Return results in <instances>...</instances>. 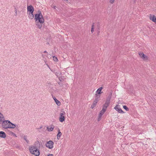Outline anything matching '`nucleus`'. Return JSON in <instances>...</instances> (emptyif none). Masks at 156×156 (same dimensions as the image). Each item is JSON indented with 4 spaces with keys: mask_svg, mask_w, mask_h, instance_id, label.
Listing matches in <instances>:
<instances>
[{
    "mask_svg": "<svg viewBox=\"0 0 156 156\" xmlns=\"http://www.w3.org/2000/svg\"><path fill=\"white\" fill-rule=\"evenodd\" d=\"M40 144L39 141H36L34 145L30 146L29 147L30 153L36 156H38L40 154V152L38 148L40 147Z\"/></svg>",
    "mask_w": 156,
    "mask_h": 156,
    "instance_id": "f257e3e1",
    "label": "nucleus"
},
{
    "mask_svg": "<svg viewBox=\"0 0 156 156\" xmlns=\"http://www.w3.org/2000/svg\"><path fill=\"white\" fill-rule=\"evenodd\" d=\"M34 19L36 22V25L39 28L41 29L42 27V24L44 22V19L41 11H38V13L35 15Z\"/></svg>",
    "mask_w": 156,
    "mask_h": 156,
    "instance_id": "f03ea898",
    "label": "nucleus"
},
{
    "mask_svg": "<svg viewBox=\"0 0 156 156\" xmlns=\"http://www.w3.org/2000/svg\"><path fill=\"white\" fill-rule=\"evenodd\" d=\"M1 123H2V126L3 128L5 129L10 128V121L8 120H5L4 119L1 122Z\"/></svg>",
    "mask_w": 156,
    "mask_h": 156,
    "instance_id": "7ed1b4c3",
    "label": "nucleus"
},
{
    "mask_svg": "<svg viewBox=\"0 0 156 156\" xmlns=\"http://www.w3.org/2000/svg\"><path fill=\"white\" fill-rule=\"evenodd\" d=\"M54 143L51 140L47 142L45 144L46 147L49 149H51L53 147Z\"/></svg>",
    "mask_w": 156,
    "mask_h": 156,
    "instance_id": "20e7f679",
    "label": "nucleus"
},
{
    "mask_svg": "<svg viewBox=\"0 0 156 156\" xmlns=\"http://www.w3.org/2000/svg\"><path fill=\"white\" fill-rule=\"evenodd\" d=\"M66 113L64 112H62L60 113L59 118V120L60 122H62L65 120V116Z\"/></svg>",
    "mask_w": 156,
    "mask_h": 156,
    "instance_id": "39448f33",
    "label": "nucleus"
},
{
    "mask_svg": "<svg viewBox=\"0 0 156 156\" xmlns=\"http://www.w3.org/2000/svg\"><path fill=\"white\" fill-rule=\"evenodd\" d=\"M138 54L144 60H147L148 59V57L144 55L143 52H139Z\"/></svg>",
    "mask_w": 156,
    "mask_h": 156,
    "instance_id": "423d86ee",
    "label": "nucleus"
},
{
    "mask_svg": "<svg viewBox=\"0 0 156 156\" xmlns=\"http://www.w3.org/2000/svg\"><path fill=\"white\" fill-rule=\"evenodd\" d=\"M109 101H107L105 104L103 105L102 110L105 112L107 108L109 106Z\"/></svg>",
    "mask_w": 156,
    "mask_h": 156,
    "instance_id": "0eeeda50",
    "label": "nucleus"
},
{
    "mask_svg": "<svg viewBox=\"0 0 156 156\" xmlns=\"http://www.w3.org/2000/svg\"><path fill=\"white\" fill-rule=\"evenodd\" d=\"M27 10L28 12H33L34 11V9L32 5L28 6L27 7Z\"/></svg>",
    "mask_w": 156,
    "mask_h": 156,
    "instance_id": "6e6552de",
    "label": "nucleus"
},
{
    "mask_svg": "<svg viewBox=\"0 0 156 156\" xmlns=\"http://www.w3.org/2000/svg\"><path fill=\"white\" fill-rule=\"evenodd\" d=\"M98 97H97V98L95 99L94 101V102L93 104L92 105L91 107L92 109H93L96 106V105L98 101Z\"/></svg>",
    "mask_w": 156,
    "mask_h": 156,
    "instance_id": "1a4fd4ad",
    "label": "nucleus"
},
{
    "mask_svg": "<svg viewBox=\"0 0 156 156\" xmlns=\"http://www.w3.org/2000/svg\"><path fill=\"white\" fill-rule=\"evenodd\" d=\"M114 109L119 113H124L123 111L120 108L118 107V106L117 105L115 107Z\"/></svg>",
    "mask_w": 156,
    "mask_h": 156,
    "instance_id": "9d476101",
    "label": "nucleus"
},
{
    "mask_svg": "<svg viewBox=\"0 0 156 156\" xmlns=\"http://www.w3.org/2000/svg\"><path fill=\"white\" fill-rule=\"evenodd\" d=\"M150 20L156 23V16H155L154 15H150Z\"/></svg>",
    "mask_w": 156,
    "mask_h": 156,
    "instance_id": "9b49d317",
    "label": "nucleus"
},
{
    "mask_svg": "<svg viewBox=\"0 0 156 156\" xmlns=\"http://www.w3.org/2000/svg\"><path fill=\"white\" fill-rule=\"evenodd\" d=\"M102 89V87H100L98 89V90L96 92V95L97 97H98V98H99L100 97V96L98 95L97 94H100L101 93V92Z\"/></svg>",
    "mask_w": 156,
    "mask_h": 156,
    "instance_id": "f8f14e48",
    "label": "nucleus"
},
{
    "mask_svg": "<svg viewBox=\"0 0 156 156\" xmlns=\"http://www.w3.org/2000/svg\"><path fill=\"white\" fill-rule=\"evenodd\" d=\"M6 137V135L5 133L3 131H0V137L2 138H5Z\"/></svg>",
    "mask_w": 156,
    "mask_h": 156,
    "instance_id": "ddd939ff",
    "label": "nucleus"
},
{
    "mask_svg": "<svg viewBox=\"0 0 156 156\" xmlns=\"http://www.w3.org/2000/svg\"><path fill=\"white\" fill-rule=\"evenodd\" d=\"M33 12H28L27 13L28 14V17L29 19H32L34 18V15L33 14Z\"/></svg>",
    "mask_w": 156,
    "mask_h": 156,
    "instance_id": "4468645a",
    "label": "nucleus"
},
{
    "mask_svg": "<svg viewBox=\"0 0 156 156\" xmlns=\"http://www.w3.org/2000/svg\"><path fill=\"white\" fill-rule=\"evenodd\" d=\"M54 128V126L53 125H51L50 126V127L49 128L48 127H47V130L48 131H52Z\"/></svg>",
    "mask_w": 156,
    "mask_h": 156,
    "instance_id": "2eb2a0df",
    "label": "nucleus"
},
{
    "mask_svg": "<svg viewBox=\"0 0 156 156\" xmlns=\"http://www.w3.org/2000/svg\"><path fill=\"white\" fill-rule=\"evenodd\" d=\"M5 119L4 117L2 114L0 112V124L1 123L3 120Z\"/></svg>",
    "mask_w": 156,
    "mask_h": 156,
    "instance_id": "dca6fc26",
    "label": "nucleus"
},
{
    "mask_svg": "<svg viewBox=\"0 0 156 156\" xmlns=\"http://www.w3.org/2000/svg\"><path fill=\"white\" fill-rule=\"evenodd\" d=\"M17 126V125L10 122V129H14Z\"/></svg>",
    "mask_w": 156,
    "mask_h": 156,
    "instance_id": "f3484780",
    "label": "nucleus"
},
{
    "mask_svg": "<svg viewBox=\"0 0 156 156\" xmlns=\"http://www.w3.org/2000/svg\"><path fill=\"white\" fill-rule=\"evenodd\" d=\"M62 133L60 132V129H58V133L57 135V138L58 140H59L62 135Z\"/></svg>",
    "mask_w": 156,
    "mask_h": 156,
    "instance_id": "a211bd4d",
    "label": "nucleus"
},
{
    "mask_svg": "<svg viewBox=\"0 0 156 156\" xmlns=\"http://www.w3.org/2000/svg\"><path fill=\"white\" fill-rule=\"evenodd\" d=\"M23 139L26 141L27 143L28 144H29V141L27 139V136L24 135L23 136Z\"/></svg>",
    "mask_w": 156,
    "mask_h": 156,
    "instance_id": "6ab92c4d",
    "label": "nucleus"
},
{
    "mask_svg": "<svg viewBox=\"0 0 156 156\" xmlns=\"http://www.w3.org/2000/svg\"><path fill=\"white\" fill-rule=\"evenodd\" d=\"M54 100L58 105L60 106L61 105L60 102L56 98L54 99Z\"/></svg>",
    "mask_w": 156,
    "mask_h": 156,
    "instance_id": "aec40b11",
    "label": "nucleus"
},
{
    "mask_svg": "<svg viewBox=\"0 0 156 156\" xmlns=\"http://www.w3.org/2000/svg\"><path fill=\"white\" fill-rule=\"evenodd\" d=\"M10 136H13V137L14 138L16 137H17L15 133L11 131H10Z\"/></svg>",
    "mask_w": 156,
    "mask_h": 156,
    "instance_id": "412c9836",
    "label": "nucleus"
},
{
    "mask_svg": "<svg viewBox=\"0 0 156 156\" xmlns=\"http://www.w3.org/2000/svg\"><path fill=\"white\" fill-rule=\"evenodd\" d=\"M94 23H93V24L92 25V27L91 29V32L92 33L94 31Z\"/></svg>",
    "mask_w": 156,
    "mask_h": 156,
    "instance_id": "4be33fe9",
    "label": "nucleus"
},
{
    "mask_svg": "<svg viewBox=\"0 0 156 156\" xmlns=\"http://www.w3.org/2000/svg\"><path fill=\"white\" fill-rule=\"evenodd\" d=\"M105 112V111H104L103 110H102L100 112V113L99 115H100V116H102V115L104 114Z\"/></svg>",
    "mask_w": 156,
    "mask_h": 156,
    "instance_id": "5701e85b",
    "label": "nucleus"
},
{
    "mask_svg": "<svg viewBox=\"0 0 156 156\" xmlns=\"http://www.w3.org/2000/svg\"><path fill=\"white\" fill-rule=\"evenodd\" d=\"M123 108L125 109L126 111H128L129 110V109L126 105L123 106Z\"/></svg>",
    "mask_w": 156,
    "mask_h": 156,
    "instance_id": "b1692460",
    "label": "nucleus"
},
{
    "mask_svg": "<svg viewBox=\"0 0 156 156\" xmlns=\"http://www.w3.org/2000/svg\"><path fill=\"white\" fill-rule=\"evenodd\" d=\"M53 58L54 61L55 62H57L58 60L57 58L55 56H53Z\"/></svg>",
    "mask_w": 156,
    "mask_h": 156,
    "instance_id": "393cba45",
    "label": "nucleus"
},
{
    "mask_svg": "<svg viewBox=\"0 0 156 156\" xmlns=\"http://www.w3.org/2000/svg\"><path fill=\"white\" fill-rule=\"evenodd\" d=\"M101 116H100V115H99L98 117V121H99L101 120Z\"/></svg>",
    "mask_w": 156,
    "mask_h": 156,
    "instance_id": "a878e982",
    "label": "nucleus"
},
{
    "mask_svg": "<svg viewBox=\"0 0 156 156\" xmlns=\"http://www.w3.org/2000/svg\"><path fill=\"white\" fill-rule=\"evenodd\" d=\"M115 0H110V2L111 4H113L114 3Z\"/></svg>",
    "mask_w": 156,
    "mask_h": 156,
    "instance_id": "bb28decb",
    "label": "nucleus"
},
{
    "mask_svg": "<svg viewBox=\"0 0 156 156\" xmlns=\"http://www.w3.org/2000/svg\"><path fill=\"white\" fill-rule=\"evenodd\" d=\"M15 13H16V16L17 15V11L16 9V8H15Z\"/></svg>",
    "mask_w": 156,
    "mask_h": 156,
    "instance_id": "cd10ccee",
    "label": "nucleus"
},
{
    "mask_svg": "<svg viewBox=\"0 0 156 156\" xmlns=\"http://www.w3.org/2000/svg\"><path fill=\"white\" fill-rule=\"evenodd\" d=\"M48 156H53V155L52 154H49L48 155Z\"/></svg>",
    "mask_w": 156,
    "mask_h": 156,
    "instance_id": "c85d7f7f",
    "label": "nucleus"
},
{
    "mask_svg": "<svg viewBox=\"0 0 156 156\" xmlns=\"http://www.w3.org/2000/svg\"><path fill=\"white\" fill-rule=\"evenodd\" d=\"M44 53H47V52L46 51H44Z\"/></svg>",
    "mask_w": 156,
    "mask_h": 156,
    "instance_id": "c756f323",
    "label": "nucleus"
},
{
    "mask_svg": "<svg viewBox=\"0 0 156 156\" xmlns=\"http://www.w3.org/2000/svg\"><path fill=\"white\" fill-rule=\"evenodd\" d=\"M56 6H53V8H54V9H55V8H56Z\"/></svg>",
    "mask_w": 156,
    "mask_h": 156,
    "instance_id": "7c9ffc66",
    "label": "nucleus"
},
{
    "mask_svg": "<svg viewBox=\"0 0 156 156\" xmlns=\"http://www.w3.org/2000/svg\"><path fill=\"white\" fill-rule=\"evenodd\" d=\"M64 1H68V0H63Z\"/></svg>",
    "mask_w": 156,
    "mask_h": 156,
    "instance_id": "2f4dec72",
    "label": "nucleus"
},
{
    "mask_svg": "<svg viewBox=\"0 0 156 156\" xmlns=\"http://www.w3.org/2000/svg\"><path fill=\"white\" fill-rule=\"evenodd\" d=\"M53 98V99H55V97H54Z\"/></svg>",
    "mask_w": 156,
    "mask_h": 156,
    "instance_id": "473e14b6",
    "label": "nucleus"
},
{
    "mask_svg": "<svg viewBox=\"0 0 156 156\" xmlns=\"http://www.w3.org/2000/svg\"><path fill=\"white\" fill-rule=\"evenodd\" d=\"M60 80V81H62V80Z\"/></svg>",
    "mask_w": 156,
    "mask_h": 156,
    "instance_id": "72a5a7b5",
    "label": "nucleus"
}]
</instances>
